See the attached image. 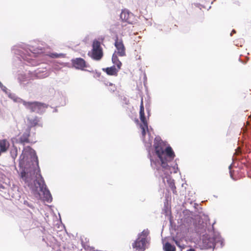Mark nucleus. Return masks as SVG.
Returning <instances> with one entry per match:
<instances>
[{"label":"nucleus","mask_w":251,"mask_h":251,"mask_svg":"<svg viewBox=\"0 0 251 251\" xmlns=\"http://www.w3.org/2000/svg\"><path fill=\"white\" fill-rule=\"evenodd\" d=\"M139 113L142 122L140 127L142 129V140L148 151L151 165L154 170H156V176H161L164 184L173 190V150L166 142L163 141L160 136H157L154 140L153 151L151 152L150 148L151 146L153 137L148 129L145 116L143 98L141 100Z\"/></svg>","instance_id":"obj_1"},{"label":"nucleus","mask_w":251,"mask_h":251,"mask_svg":"<svg viewBox=\"0 0 251 251\" xmlns=\"http://www.w3.org/2000/svg\"><path fill=\"white\" fill-rule=\"evenodd\" d=\"M18 160L21 178L25 186L34 195H40L41 192L45 201L51 202L52 198L40 174L35 151L29 146L25 147Z\"/></svg>","instance_id":"obj_2"},{"label":"nucleus","mask_w":251,"mask_h":251,"mask_svg":"<svg viewBox=\"0 0 251 251\" xmlns=\"http://www.w3.org/2000/svg\"><path fill=\"white\" fill-rule=\"evenodd\" d=\"M45 50V45L39 42L34 45L22 44L14 46L12 51L16 57L21 61L22 59L27 65L36 66L39 64L37 59V54L43 53Z\"/></svg>","instance_id":"obj_3"},{"label":"nucleus","mask_w":251,"mask_h":251,"mask_svg":"<svg viewBox=\"0 0 251 251\" xmlns=\"http://www.w3.org/2000/svg\"><path fill=\"white\" fill-rule=\"evenodd\" d=\"M149 233L148 229H144L139 233L137 239L132 244V247L138 251H144L148 248L147 245L150 241Z\"/></svg>","instance_id":"obj_4"},{"label":"nucleus","mask_w":251,"mask_h":251,"mask_svg":"<svg viewBox=\"0 0 251 251\" xmlns=\"http://www.w3.org/2000/svg\"><path fill=\"white\" fill-rule=\"evenodd\" d=\"M24 105L31 112H36L39 114L43 113L47 108L46 104L37 101H24Z\"/></svg>","instance_id":"obj_5"},{"label":"nucleus","mask_w":251,"mask_h":251,"mask_svg":"<svg viewBox=\"0 0 251 251\" xmlns=\"http://www.w3.org/2000/svg\"><path fill=\"white\" fill-rule=\"evenodd\" d=\"M169 192L168 191V194L166 193L165 195V200L163 208V213L168 217L170 221V228L173 227V219L172 217L171 211V196L170 195Z\"/></svg>","instance_id":"obj_6"},{"label":"nucleus","mask_w":251,"mask_h":251,"mask_svg":"<svg viewBox=\"0 0 251 251\" xmlns=\"http://www.w3.org/2000/svg\"><path fill=\"white\" fill-rule=\"evenodd\" d=\"M30 127H27L21 135L17 138L12 139L13 144L15 143L25 146L26 144L32 142L30 139Z\"/></svg>","instance_id":"obj_7"},{"label":"nucleus","mask_w":251,"mask_h":251,"mask_svg":"<svg viewBox=\"0 0 251 251\" xmlns=\"http://www.w3.org/2000/svg\"><path fill=\"white\" fill-rule=\"evenodd\" d=\"M31 71H29L27 74L20 73L18 74L17 78L20 85L22 87H25L30 80H33V75H31Z\"/></svg>","instance_id":"obj_8"},{"label":"nucleus","mask_w":251,"mask_h":251,"mask_svg":"<svg viewBox=\"0 0 251 251\" xmlns=\"http://www.w3.org/2000/svg\"><path fill=\"white\" fill-rule=\"evenodd\" d=\"M120 18L122 22H125L129 24H133L135 21V16L127 9L122 10Z\"/></svg>","instance_id":"obj_9"},{"label":"nucleus","mask_w":251,"mask_h":251,"mask_svg":"<svg viewBox=\"0 0 251 251\" xmlns=\"http://www.w3.org/2000/svg\"><path fill=\"white\" fill-rule=\"evenodd\" d=\"M31 75H33V78L42 79L49 76L50 73L46 67L37 68L34 71H31Z\"/></svg>","instance_id":"obj_10"},{"label":"nucleus","mask_w":251,"mask_h":251,"mask_svg":"<svg viewBox=\"0 0 251 251\" xmlns=\"http://www.w3.org/2000/svg\"><path fill=\"white\" fill-rule=\"evenodd\" d=\"M114 45L117 50L118 54L121 56L126 55L125 48L122 40H119L118 37H116L115 40Z\"/></svg>","instance_id":"obj_11"},{"label":"nucleus","mask_w":251,"mask_h":251,"mask_svg":"<svg viewBox=\"0 0 251 251\" xmlns=\"http://www.w3.org/2000/svg\"><path fill=\"white\" fill-rule=\"evenodd\" d=\"M72 61L73 66L77 69L83 70L86 67V62L82 58H76L73 59Z\"/></svg>","instance_id":"obj_12"},{"label":"nucleus","mask_w":251,"mask_h":251,"mask_svg":"<svg viewBox=\"0 0 251 251\" xmlns=\"http://www.w3.org/2000/svg\"><path fill=\"white\" fill-rule=\"evenodd\" d=\"M54 98L59 105L64 106L66 104V96L62 92L58 91Z\"/></svg>","instance_id":"obj_13"},{"label":"nucleus","mask_w":251,"mask_h":251,"mask_svg":"<svg viewBox=\"0 0 251 251\" xmlns=\"http://www.w3.org/2000/svg\"><path fill=\"white\" fill-rule=\"evenodd\" d=\"M88 55L95 60H100L103 56L102 50H92L89 52Z\"/></svg>","instance_id":"obj_14"},{"label":"nucleus","mask_w":251,"mask_h":251,"mask_svg":"<svg viewBox=\"0 0 251 251\" xmlns=\"http://www.w3.org/2000/svg\"><path fill=\"white\" fill-rule=\"evenodd\" d=\"M102 70L108 75L117 76L120 69L117 68L115 65H113L110 67L103 68Z\"/></svg>","instance_id":"obj_15"},{"label":"nucleus","mask_w":251,"mask_h":251,"mask_svg":"<svg viewBox=\"0 0 251 251\" xmlns=\"http://www.w3.org/2000/svg\"><path fill=\"white\" fill-rule=\"evenodd\" d=\"M7 97L12 100L14 102L17 103H22L24 105V102L25 101L20 98L18 97L15 94L13 93L10 91V92L7 94Z\"/></svg>","instance_id":"obj_16"},{"label":"nucleus","mask_w":251,"mask_h":251,"mask_svg":"<svg viewBox=\"0 0 251 251\" xmlns=\"http://www.w3.org/2000/svg\"><path fill=\"white\" fill-rule=\"evenodd\" d=\"M112 63L114 64V65L116 66L117 68L120 70L121 69L122 66V63L119 60L117 55L115 53V52L113 54L112 57Z\"/></svg>","instance_id":"obj_17"},{"label":"nucleus","mask_w":251,"mask_h":251,"mask_svg":"<svg viewBox=\"0 0 251 251\" xmlns=\"http://www.w3.org/2000/svg\"><path fill=\"white\" fill-rule=\"evenodd\" d=\"M27 121L29 124L30 125V126L32 127L38 125V123L40 121V119L38 117L35 116L34 117L28 118Z\"/></svg>","instance_id":"obj_18"},{"label":"nucleus","mask_w":251,"mask_h":251,"mask_svg":"<svg viewBox=\"0 0 251 251\" xmlns=\"http://www.w3.org/2000/svg\"><path fill=\"white\" fill-rule=\"evenodd\" d=\"M9 147L8 142L5 140H0V151L1 152H5Z\"/></svg>","instance_id":"obj_19"},{"label":"nucleus","mask_w":251,"mask_h":251,"mask_svg":"<svg viewBox=\"0 0 251 251\" xmlns=\"http://www.w3.org/2000/svg\"><path fill=\"white\" fill-rule=\"evenodd\" d=\"M18 152V150L17 147L13 145L12 148L10 149V155L13 159V161H15V160L17 156Z\"/></svg>","instance_id":"obj_20"},{"label":"nucleus","mask_w":251,"mask_h":251,"mask_svg":"<svg viewBox=\"0 0 251 251\" xmlns=\"http://www.w3.org/2000/svg\"><path fill=\"white\" fill-rule=\"evenodd\" d=\"M92 50H102L100 47V43L97 40H94L92 44Z\"/></svg>","instance_id":"obj_21"},{"label":"nucleus","mask_w":251,"mask_h":251,"mask_svg":"<svg viewBox=\"0 0 251 251\" xmlns=\"http://www.w3.org/2000/svg\"><path fill=\"white\" fill-rule=\"evenodd\" d=\"M46 95L50 97H54L57 95V92L53 87L50 86L48 88Z\"/></svg>","instance_id":"obj_22"},{"label":"nucleus","mask_w":251,"mask_h":251,"mask_svg":"<svg viewBox=\"0 0 251 251\" xmlns=\"http://www.w3.org/2000/svg\"><path fill=\"white\" fill-rule=\"evenodd\" d=\"M163 250L164 251H173V245L167 242L163 245Z\"/></svg>","instance_id":"obj_23"},{"label":"nucleus","mask_w":251,"mask_h":251,"mask_svg":"<svg viewBox=\"0 0 251 251\" xmlns=\"http://www.w3.org/2000/svg\"><path fill=\"white\" fill-rule=\"evenodd\" d=\"M0 88L2 90V91L5 93V94L7 95V94L10 92V90L8 89L6 86H4L2 83L0 81Z\"/></svg>","instance_id":"obj_24"},{"label":"nucleus","mask_w":251,"mask_h":251,"mask_svg":"<svg viewBox=\"0 0 251 251\" xmlns=\"http://www.w3.org/2000/svg\"><path fill=\"white\" fill-rule=\"evenodd\" d=\"M64 54L63 53H51L50 56L52 58H60L64 56Z\"/></svg>","instance_id":"obj_25"},{"label":"nucleus","mask_w":251,"mask_h":251,"mask_svg":"<svg viewBox=\"0 0 251 251\" xmlns=\"http://www.w3.org/2000/svg\"><path fill=\"white\" fill-rule=\"evenodd\" d=\"M23 203L32 209L34 208V204L31 202L28 201L26 200H24Z\"/></svg>","instance_id":"obj_26"},{"label":"nucleus","mask_w":251,"mask_h":251,"mask_svg":"<svg viewBox=\"0 0 251 251\" xmlns=\"http://www.w3.org/2000/svg\"><path fill=\"white\" fill-rule=\"evenodd\" d=\"M109 90L110 92H114L116 90L115 85L113 83H109Z\"/></svg>","instance_id":"obj_27"},{"label":"nucleus","mask_w":251,"mask_h":251,"mask_svg":"<svg viewBox=\"0 0 251 251\" xmlns=\"http://www.w3.org/2000/svg\"><path fill=\"white\" fill-rule=\"evenodd\" d=\"M115 27V32L121 33L123 32L124 30L122 27L121 26H114Z\"/></svg>","instance_id":"obj_28"},{"label":"nucleus","mask_w":251,"mask_h":251,"mask_svg":"<svg viewBox=\"0 0 251 251\" xmlns=\"http://www.w3.org/2000/svg\"><path fill=\"white\" fill-rule=\"evenodd\" d=\"M125 23H126V22L122 21L121 23H118L116 24L115 25H114V26H121L122 27V28L123 29V30H124V27L126 25L125 24Z\"/></svg>","instance_id":"obj_29"},{"label":"nucleus","mask_w":251,"mask_h":251,"mask_svg":"<svg viewBox=\"0 0 251 251\" xmlns=\"http://www.w3.org/2000/svg\"><path fill=\"white\" fill-rule=\"evenodd\" d=\"M241 150H240V149L239 148H238L237 150H236L235 151V155H239V154L241 153Z\"/></svg>","instance_id":"obj_30"},{"label":"nucleus","mask_w":251,"mask_h":251,"mask_svg":"<svg viewBox=\"0 0 251 251\" xmlns=\"http://www.w3.org/2000/svg\"><path fill=\"white\" fill-rule=\"evenodd\" d=\"M109 83H111V82H108V81H104V84L106 86H109Z\"/></svg>","instance_id":"obj_31"},{"label":"nucleus","mask_w":251,"mask_h":251,"mask_svg":"<svg viewBox=\"0 0 251 251\" xmlns=\"http://www.w3.org/2000/svg\"><path fill=\"white\" fill-rule=\"evenodd\" d=\"M195 251V250L194 249H192V248H191V249H190L188 250H187V251Z\"/></svg>","instance_id":"obj_32"},{"label":"nucleus","mask_w":251,"mask_h":251,"mask_svg":"<svg viewBox=\"0 0 251 251\" xmlns=\"http://www.w3.org/2000/svg\"><path fill=\"white\" fill-rule=\"evenodd\" d=\"M147 24L149 25H151V22H148L147 23Z\"/></svg>","instance_id":"obj_33"},{"label":"nucleus","mask_w":251,"mask_h":251,"mask_svg":"<svg viewBox=\"0 0 251 251\" xmlns=\"http://www.w3.org/2000/svg\"><path fill=\"white\" fill-rule=\"evenodd\" d=\"M53 112H57V109H55L53 111Z\"/></svg>","instance_id":"obj_34"},{"label":"nucleus","mask_w":251,"mask_h":251,"mask_svg":"<svg viewBox=\"0 0 251 251\" xmlns=\"http://www.w3.org/2000/svg\"><path fill=\"white\" fill-rule=\"evenodd\" d=\"M175 250H176V248H175V247H174L173 251H175Z\"/></svg>","instance_id":"obj_35"},{"label":"nucleus","mask_w":251,"mask_h":251,"mask_svg":"<svg viewBox=\"0 0 251 251\" xmlns=\"http://www.w3.org/2000/svg\"><path fill=\"white\" fill-rule=\"evenodd\" d=\"M229 169H231V166H230L229 167Z\"/></svg>","instance_id":"obj_36"},{"label":"nucleus","mask_w":251,"mask_h":251,"mask_svg":"<svg viewBox=\"0 0 251 251\" xmlns=\"http://www.w3.org/2000/svg\"><path fill=\"white\" fill-rule=\"evenodd\" d=\"M230 176H231L232 177V174H231V172H230Z\"/></svg>","instance_id":"obj_37"}]
</instances>
